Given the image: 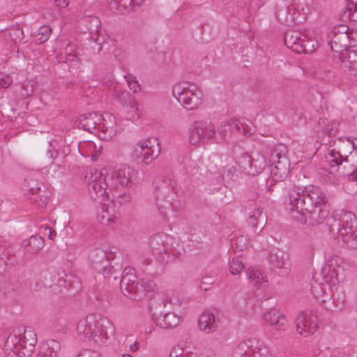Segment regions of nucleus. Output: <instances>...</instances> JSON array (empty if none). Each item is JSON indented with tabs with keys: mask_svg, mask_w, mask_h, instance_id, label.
Segmentation results:
<instances>
[{
	"mask_svg": "<svg viewBox=\"0 0 357 357\" xmlns=\"http://www.w3.org/2000/svg\"><path fill=\"white\" fill-rule=\"evenodd\" d=\"M169 236L167 234H155L149 241V246L155 257L162 262L169 263L174 260V254L169 246Z\"/></svg>",
	"mask_w": 357,
	"mask_h": 357,
	"instance_id": "12",
	"label": "nucleus"
},
{
	"mask_svg": "<svg viewBox=\"0 0 357 357\" xmlns=\"http://www.w3.org/2000/svg\"><path fill=\"white\" fill-rule=\"evenodd\" d=\"M303 33L296 30H287L284 33V41L287 47L292 51L301 54V45L300 42L303 36Z\"/></svg>",
	"mask_w": 357,
	"mask_h": 357,
	"instance_id": "26",
	"label": "nucleus"
},
{
	"mask_svg": "<svg viewBox=\"0 0 357 357\" xmlns=\"http://www.w3.org/2000/svg\"><path fill=\"white\" fill-rule=\"evenodd\" d=\"M287 147L282 144H280L272 151L270 155V161H276L280 160L282 156L287 157Z\"/></svg>",
	"mask_w": 357,
	"mask_h": 357,
	"instance_id": "43",
	"label": "nucleus"
},
{
	"mask_svg": "<svg viewBox=\"0 0 357 357\" xmlns=\"http://www.w3.org/2000/svg\"><path fill=\"white\" fill-rule=\"evenodd\" d=\"M51 33H52V29H51L50 26H47V25L40 26L38 29V31L34 36L36 43L42 44L45 42H46L50 38Z\"/></svg>",
	"mask_w": 357,
	"mask_h": 357,
	"instance_id": "41",
	"label": "nucleus"
},
{
	"mask_svg": "<svg viewBox=\"0 0 357 357\" xmlns=\"http://www.w3.org/2000/svg\"><path fill=\"white\" fill-rule=\"evenodd\" d=\"M75 56V55H74V54H73V55H72V54H69L67 56V59H68V60H69V61H73V60H74V59H73V58H74Z\"/></svg>",
	"mask_w": 357,
	"mask_h": 357,
	"instance_id": "64",
	"label": "nucleus"
},
{
	"mask_svg": "<svg viewBox=\"0 0 357 357\" xmlns=\"http://www.w3.org/2000/svg\"><path fill=\"white\" fill-rule=\"evenodd\" d=\"M13 83V79L10 75L0 78V86L4 89L10 86Z\"/></svg>",
	"mask_w": 357,
	"mask_h": 357,
	"instance_id": "56",
	"label": "nucleus"
},
{
	"mask_svg": "<svg viewBox=\"0 0 357 357\" xmlns=\"http://www.w3.org/2000/svg\"><path fill=\"white\" fill-rule=\"evenodd\" d=\"M169 357H189V355L185 354L182 348L174 347L169 354Z\"/></svg>",
	"mask_w": 357,
	"mask_h": 357,
	"instance_id": "54",
	"label": "nucleus"
},
{
	"mask_svg": "<svg viewBox=\"0 0 357 357\" xmlns=\"http://www.w3.org/2000/svg\"><path fill=\"white\" fill-rule=\"evenodd\" d=\"M300 45H301V49H303V51H301V53L305 54H311L314 52L319 45L317 40L309 38L305 34L303 35L301 42H300Z\"/></svg>",
	"mask_w": 357,
	"mask_h": 357,
	"instance_id": "37",
	"label": "nucleus"
},
{
	"mask_svg": "<svg viewBox=\"0 0 357 357\" xmlns=\"http://www.w3.org/2000/svg\"><path fill=\"white\" fill-rule=\"evenodd\" d=\"M37 343L36 333L31 328H25L23 337L20 332L11 333L7 337L5 348L10 357H29L34 351Z\"/></svg>",
	"mask_w": 357,
	"mask_h": 357,
	"instance_id": "5",
	"label": "nucleus"
},
{
	"mask_svg": "<svg viewBox=\"0 0 357 357\" xmlns=\"http://www.w3.org/2000/svg\"><path fill=\"white\" fill-rule=\"evenodd\" d=\"M236 132L239 134L243 133V135H247L248 132L246 129L244 128L243 123L240 121H238V128H236Z\"/></svg>",
	"mask_w": 357,
	"mask_h": 357,
	"instance_id": "61",
	"label": "nucleus"
},
{
	"mask_svg": "<svg viewBox=\"0 0 357 357\" xmlns=\"http://www.w3.org/2000/svg\"><path fill=\"white\" fill-rule=\"evenodd\" d=\"M115 1L117 3L119 8H123L127 9L136 5L139 6V3H136L135 0H115Z\"/></svg>",
	"mask_w": 357,
	"mask_h": 357,
	"instance_id": "53",
	"label": "nucleus"
},
{
	"mask_svg": "<svg viewBox=\"0 0 357 357\" xmlns=\"http://www.w3.org/2000/svg\"><path fill=\"white\" fill-rule=\"evenodd\" d=\"M343 22L357 21V0H348L344 10L340 15Z\"/></svg>",
	"mask_w": 357,
	"mask_h": 357,
	"instance_id": "31",
	"label": "nucleus"
},
{
	"mask_svg": "<svg viewBox=\"0 0 357 357\" xmlns=\"http://www.w3.org/2000/svg\"><path fill=\"white\" fill-rule=\"evenodd\" d=\"M252 166L249 169V174L255 176L261 172L266 166V158L263 155H259L257 158L252 159Z\"/></svg>",
	"mask_w": 357,
	"mask_h": 357,
	"instance_id": "39",
	"label": "nucleus"
},
{
	"mask_svg": "<svg viewBox=\"0 0 357 357\" xmlns=\"http://www.w3.org/2000/svg\"><path fill=\"white\" fill-rule=\"evenodd\" d=\"M102 173L95 170L93 173H91L88 178V190L91 198L98 203L107 202L110 199V192L112 188L105 182V176L102 177Z\"/></svg>",
	"mask_w": 357,
	"mask_h": 357,
	"instance_id": "9",
	"label": "nucleus"
},
{
	"mask_svg": "<svg viewBox=\"0 0 357 357\" xmlns=\"http://www.w3.org/2000/svg\"><path fill=\"white\" fill-rule=\"evenodd\" d=\"M254 342L252 340H248L239 343L233 351V357H250Z\"/></svg>",
	"mask_w": 357,
	"mask_h": 357,
	"instance_id": "34",
	"label": "nucleus"
},
{
	"mask_svg": "<svg viewBox=\"0 0 357 357\" xmlns=\"http://www.w3.org/2000/svg\"><path fill=\"white\" fill-rule=\"evenodd\" d=\"M338 59L340 61V65L344 68H348L349 73L355 75L357 71V52L356 50L347 49L342 54H338Z\"/></svg>",
	"mask_w": 357,
	"mask_h": 357,
	"instance_id": "25",
	"label": "nucleus"
},
{
	"mask_svg": "<svg viewBox=\"0 0 357 357\" xmlns=\"http://www.w3.org/2000/svg\"><path fill=\"white\" fill-rule=\"evenodd\" d=\"M291 218L309 226L321 225L330 213L326 194L318 186L297 188L289 192V208Z\"/></svg>",
	"mask_w": 357,
	"mask_h": 357,
	"instance_id": "1",
	"label": "nucleus"
},
{
	"mask_svg": "<svg viewBox=\"0 0 357 357\" xmlns=\"http://www.w3.org/2000/svg\"><path fill=\"white\" fill-rule=\"evenodd\" d=\"M331 159L328 160L332 167L337 166L342 169V163H344V158L340 152L333 150L330 153Z\"/></svg>",
	"mask_w": 357,
	"mask_h": 357,
	"instance_id": "46",
	"label": "nucleus"
},
{
	"mask_svg": "<svg viewBox=\"0 0 357 357\" xmlns=\"http://www.w3.org/2000/svg\"><path fill=\"white\" fill-rule=\"evenodd\" d=\"M166 306V301L160 299L157 303H151L150 312L152 319L157 326L162 328H172L177 326L180 322V317L173 312H166L162 310Z\"/></svg>",
	"mask_w": 357,
	"mask_h": 357,
	"instance_id": "11",
	"label": "nucleus"
},
{
	"mask_svg": "<svg viewBox=\"0 0 357 357\" xmlns=\"http://www.w3.org/2000/svg\"><path fill=\"white\" fill-rule=\"evenodd\" d=\"M213 283V278L211 277H204L202 278V281L200 283L199 288L202 290L206 291L208 289V286Z\"/></svg>",
	"mask_w": 357,
	"mask_h": 357,
	"instance_id": "55",
	"label": "nucleus"
},
{
	"mask_svg": "<svg viewBox=\"0 0 357 357\" xmlns=\"http://www.w3.org/2000/svg\"><path fill=\"white\" fill-rule=\"evenodd\" d=\"M311 2V0H292L291 4L294 12L298 13L301 16H303L305 20L306 15L310 11Z\"/></svg>",
	"mask_w": 357,
	"mask_h": 357,
	"instance_id": "35",
	"label": "nucleus"
},
{
	"mask_svg": "<svg viewBox=\"0 0 357 357\" xmlns=\"http://www.w3.org/2000/svg\"><path fill=\"white\" fill-rule=\"evenodd\" d=\"M9 36L14 43L20 42L24 38V32L20 27H15L10 29Z\"/></svg>",
	"mask_w": 357,
	"mask_h": 357,
	"instance_id": "50",
	"label": "nucleus"
},
{
	"mask_svg": "<svg viewBox=\"0 0 357 357\" xmlns=\"http://www.w3.org/2000/svg\"><path fill=\"white\" fill-rule=\"evenodd\" d=\"M267 221V218L263 213V210L257 208L253 213L248 218V224L252 228L255 232H259L265 226Z\"/></svg>",
	"mask_w": 357,
	"mask_h": 357,
	"instance_id": "30",
	"label": "nucleus"
},
{
	"mask_svg": "<svg viewBox=\"0 0 357 357\" xmlns=\"http://www.w3.org/2000/svg\"><path fill=\"white\" fill-rule=\"evenodd\" d=\"M256 343L257 345L252 347L250 357H267L268 354V349L267 347L263 344H259L258 342Z\"/></svg>",
	"mask_w": 357,
	"mask_h": 357,
	"instance_id": "45",
	"label": "nucleus"
},
{
	"mask_svg": "<svg viewBox=\"0 0 357 357\" xmlns=\"http://www.w3.org/2000/svg\"><path fill=\"white\" fill-rule=\"evenodd\" d=\"M100 26L101 22L98 17L89 16L79 22L78 29L84 35H88L89 39L101 45V43L98 42Z\"/></svg>",
	"mask_w": 357,
	"mask_h": 357,
	"instance_id": "19",
	"label": "nucleus"
},
{
	"mask_svg": "<svg viewBox=\"0 0 357 357\" xmlns=\"http://www.w3.org/2000/svg\"><path fill=\"white\" fill-rule=\"evenodd\" d=\"M130 348L132 351H137L139 349V342H135L134 344L130 345Z\"/></svg>",
	"mask_w": 357,
	"mask_h": 357,
	"instance_id": "63",
	"label": "nucleus"
},
{
	"mask_svg": "<svg viewBox=\"0 0 357 357\" xmlns=\"http://www.w3.org/2000/svg\"><path fill=\"white\" fill-rule=\"evenodd\" d=\"M229 271L233 275H237L244 268L242 261L237 258H234L229 261Z\"/></svg>",
	"mask_w": 357,
	"mask_h": 357,
	"instance_id": "48",
	"label": "nucleus"
},
{
	"mask_svg": "<svg viewBox=\"0 0 357 357\" xmlns=\"http://www.w3.org/2000/svg\"><path fill=\"white\" fill-rule=\"evenodd\" d=\"M26 184L25 185L27 190L31 193L32 196H34L35 194H38L42 192L40 189V185L43 183H39L37 181L30 178L29 180H26Z\"/></svg>",
	"mask_w": 357,
	"mask_h": 357,
	"instance_id": "47",
	"label": "nucleus"
},
{
	"mask_svg": "<svg viewBox=\"0 0 357 357\" xmlns=\"http://www.w3.org/2000/svg\"><path fill=\"white\" fill-rule=\"evenodd\" d=\"M267 258L269 263L274 267L282 270V273H288L290 265L287 254L278 250L275 252H271Z\"/></svg>",
	"mask_w": 357,
	"mask_h": 357,
	"instance_id": "23",
	"label": "nucleus"
},
{
	"mask_svg": "<svg viewBox=\"0 0 357 357\" xmlns=\"http://www.w3.org/2000/svg\"><path fill=\"white\" fill-rule=\"evenodd\" d=\"M112 202H114L115 204L119 205L127 204L131 201V195L129 192H123L122 194H119L117 196L112 194L110 195V199Z\"/></svg>",
	"mask_w": 357,
	"mask_h": 357,
	"instance_id": "44",
	"label": "nucleus"
},
{
	"mask_svg": "<svg viewBox=\"0 0 357 357\" xmlns=\"http://www.w3.org/2000/svg\"><path fill=\"white\" fill-rule=\"evenodd\" d=\"M45 245V241L40 236L33 235L29 238L24 239L22 242V246L27 249L31 253H36L41 250Z\"/></svg>",
	"mask_w": 357,
	"mask_h": 357,
	"instance_id": "32",
	"label": "nucleus"
},
{
	"mask_svg": "<svg viewBox=\"0 0 357 357\" xmlns=\"http://www.w3.org/2000/svg\"><path fill=\"white\" fill-rule=\"evenodd\" d=\"M173 96L187 109H193L201 103L200 96L193 90L188 89L181 83L173 86Z\"/></svg>",
	"mask_w": 357,
	"mask_h": 357,
	"instance_id": "16",
	"label": "nucleus"
},
{
	"mask_svg": "<svg viewBox=\"0 0 357 357\" xmlns=\"http://www.w3.org/2000/svg\"><path fill=\"white\" fill-rule=\"evenodd\" d=\"M137 170L127 165L116 166L112 170L107 173L105 182L111 188L118 189L119 186L132 188L137 183Z\"/></svg>",
	"mask_w": 357,
	"mask_h": 357,
	"instance_id": "8",
	"label": "nucleus"
},
{
	"mask_svg": "<svg viewBox=\"0 0 357 357\" xmlns=\"http://www.w3.org/2000/svg\"><path fill=\"white\" fill-rule=\"evenodd\" d=\"M29 199L35 202H38V205L40 206L46 205L48 202V196L47 195H43L41 192L35 194L33 197H29Z\"/></svg>",
	"mask_w": 357,
	"mask_h": 357,
	"instance_id": "51",
	"label": "nucleus"
},
{
	"mask_svg": "<svg viewBox=\"0 0 357 357\" xmlns=\"http://www.w3.org/2000/svg\"><path fill=\"white\" fill-rule=\"evenodd\" d=\"M331 298L333 300L335 305L341 309L347 300L344 290L341 287H335V289L333 290Z\"/></svg>",
	"mask_w": 357,
	"mask_h": 357,
	"instance_id": "38",
	"label": "nucleus"
},
{
	"mask_svg": "<svg viewBox=\"0 0 357 357\" xmlns=\"http://www.w3.org/2000/svg\"><path fill=\"white\" fill-rule=\"evenodd\" d=\"M77 357H101V356L97 352L86 350L80 353Z\"/></svg>",
	"mask_w": 357,
	"mask_h": 357,
	"instance_id": "58",
	"label": "nucleus"
},
{
	"mask_svg": "<svg viewBox=\"0 0 357 357\" xmlns=\"http://www.w3.org/2000/svg\"><path fill=\"white\" fill-rule=\"evenodd\" d=\"M135 153L139 160L146 165L150 164L160 153V144L156 138H152L138 144L135 148Z\"/></svg>",
	"mask_w": 357,
	"mask_h": 357,
	"instance_id": "15",
	"label": "nucleus"
},
{
	"mask_svg": "<svg viewBox=\"0 0 357 357\" xmlns=\"http://www.w3.org/2000/svg\"><path fill=\"white\" fill-rule=\"evenodd\" d=\"M348 30L349 28L347 26L344 24H340L335 26L329 34L350 38L349 34L348 33Z\"/></svg>",
	"mask_w": 357,
	"mask_h": 357,
	"instance_id": "49",
	"label": "nucleus"
},
{
	"mask_svg": "<svg viewBox=\"0 0 357 357\" xmlns=\"http://www.w3.org/2000/svg\"><path fill=\"white\" fill-rule=\"evenodd\" d=\"M275 16L280 24L286 26L301 24L304 21V17L294 12L291 3L286 0H279L277 2Z\"/></svg>",
	"mask_w": 357,
	"mask_h": 357,
	"instance_id": "14",
	"label": "nucleus"
},
{
	"mask_svg": "<svg viewBox=\"0 0 357 357\" xmlns=\"http://www.w3.org/2000/svg\"><path fill=\"white\" fill-rule=\"evenodd\" d=\"M349 38L328 34L327 37V43L330 46L331 51L342 54L349 48ZM338 57V55H337Z\"/></svg>",
	"mask_w": 357,
	"mask_h": 357,
	"instance_id": "28",
	"label": "nucleus"
},
{
	"mask_svg": "<svg viewBox=\"0 0 357 357\" xmlns=\"http://www.w3.org/2000/svg\"><path fill=\"white\" fill-rule=\"evenodd\" d=\"M228 123L223 125L219 130V135L220 136L221 139H226L228 136V133H230L229 130L227 128Z\"/></svg>",
	"mask_w": 357,
	"mask_h": 357,
	"instance_id": "57",
	"label": "nucleus"
},
{
	"mask_svg": "<svg viewBox=\"0 0 357 357\" xmlns=\"http://www.w3.org/2000/svg\"><path fill=\"white\" fill-rule=\"evenodd\" d=\"M99 204L100 206L97 211L98 221L104 226H109L112 223L116 224L119 217L115 213L114 207L107 204L105 202Z\"/></svg>",
	"mask_w": 357,
	"mask_h": 357,
	"instance_id": "21",
	"label": "nucleus"
},
{
	"mask_svg": "<svg viewBox=\"0 0 357 357\" xmlns=\"http://www.w3.org/2000/svg\"><path fill=\"white\" fill-rule=\"evenodd\" d=\"M342 173L347 176L349 180L357 181V152L351 153L344 158Z\"/></svg>",
	"mask_w": 357,
	"mask_h": 357,
	"instance_id": "27",
	"label": "nucleus"
},
{
	"mask_svg": "<svg viewBox=\"0 0 357 357\" xmlns=\"http://www.w3.org/2000/svg\"><path fill=\"white\" fill-rule=\"evenodd\" d=\"M296 325L301 335H313L318 328V317L312 311L301 312L296 319Z\"/></svg>",
	"mask_w": 357,
	"mask_h": 357,
	"instance_id": "18",
	"label": "nucleus"
},
{
	"mask_svg": "<svg viewBox=\"0 0 357 357\" xmlns=\"http://www.w3.org/2000/svg\"><path fill=\"white\" fill-rule=\"evenodd\" d=\"M264 321L275 330H285L287 320L282 313L276 310H271L264 314Z\"/></svg>",
	"mask_w": 357,
	"mask_h": 357,
	"instance_id": "24",
	"label": "nucleus"
},
{
	"mask_svg": "<svg viewBox=\"0 0 357 357\" xmlns=\"http://www.w3.org/2000/svg\"><path fill=\"white\" fill-rule=\"evenodd\" d=\"M114 257L112 252H107L102 249L98 248L91 252L89 259L91 268L97 273H102L105 278L113 276V279L116 280L117 276L114 274L116 270L110 265L109 262Z\"/></svg>",
	"mask_w": 357,
	"mask_h": 357,
	"instance_id": "10",
	"label": "nucleus"
},
{
	"mask_svg": "<svg viewBox=\"0 0 357 357\" xmlns=\"http://www.w3.org/2000/svg\"><path fill=\"white\" fill-rule=\"evenodd\" d=\"M342 262V259L337 256H332L331 259L328 261V264L329 266H333V264L335 265L338 266Z\"/></svg>",
	"mask_w": 357,
	"mask_h": 357,
	"instance_id": "60",
	"label": "nucleus"
},
{
	"mask_svg": "<svg viewBox=\"0 0 357 357\" xmlns=\"http://www.w3.org/2000/svg\"><path fill=\"white\" fill-rule=\"evenodd\" d=\"M60 349V344L58 341L48 340L40 344L36 357H57Z\"/></svg>",
	"mask_w": 357,
	"mask_h": 357,
	"instance_id": "29",
	"label": "nucleus"
},
{
	"mask_svg": "<svg viewBox=\"0 0 357 357\" xmlns=\"http://www.w3.org/2000/svg\"><path fill=\"white\" fill-rule=\"evenodd\" d=\"M155 204L160 213L165 218L168 211L173 210V202L176 197L174 181L167 177H158L154 181Z\"/></svg>",
	"mask_w": 357,
	"mask_h": 357,
	"instance_id": "7",
	"label": "nucleus"
},
{
	"mask_svg": "<svg viewBox=\"0 0 357 357\" xmlns=\"http://www.w3.org/2000/svg\"><path fill=\"white\" fill-rule=\"evenodd\" d=\"M252 156L247 153H242L236 158V164L249 174V169L252 166Z\"/></svg>",
	"mask_w": 357,
	"mask_h": 357,
	"instance_id": "42",
	"label": "nucleus"
},
{
	"mask_svg": "<svg viewBox=\"0 0 357 357\" xmlns=\"http://www.w3.org/2000/svg\"><path fill=\"white\" fill-rule=\"evenodd\" d=\"M218 320L209 310L204 311L198 319V326L202 331L210 333L218 328Z\"/></svg>",
	"mask_w": 357,
	"mask_h": 357,
	"instance_id": "22",
	"label": "nucleus"
},
{
	"mask_svg": "<svg viewBox=\"0 0 357 357\" xmlns=\"http://www.w3.org/2000/svg\"><path fill=\"white\" fill-rule=\"evenodd\" d=\"M318 140H320L321 144H328L330 142L325 139V136L334 137L338 131L339 123L327 118H320L318 121Z\"/></svg>",
	"mask_w": 357,
	"mask_h": 357,
	"instance_id": "20",
	"label": "nucleus"
},
{
	"mask_svg": "<svg viewBox=\"0 0 357 357\" xmlns=\"http://www.w3.org/2000/svg\"><path fill=\"white\" fill-rule=\"evenodd\" d=\"M126 78L127 79L130 89L132 90L134 93H137L140 91V84L135 79V77L129 75L128 77H126Z\"/></svg>",
	"mask_w": 357,
	"mask_h": 357,
	"instance_id": "52",
	"label": "nucleus"
},
{
	"mask_svg": "<svg viewBox=\"0 0 357 357\" xmlns=\"http://www.w3.org/2000/svg\"><path fill=\"white\" fill-rule=\"evenodd\" d=\"M271 174L272 180L271 184L267 187V191H273L276 183L282 181L286 179L289 174L290 162L287 157L282 156L280 160L276 161H271Z\"/></svg>",
	"mask_w": 357,
	"mask_h": 357,
	"instance_id": "17",
	"label": "nucleus"
},
{
	"mask_svg": "<svg viewBox=\"0 0 357 357\" xmlns=\"http://www.w3.org/2000/svg\"><path fill=\"white\" fill-rule=\"evenodd\" d=\"M57 155L58 151L52 149V144L50 142L45 143L36 150V156L41 160L52 162Z\"/></svg>",
	"mask_w": 357,
	"mask_h": 357,
	"instance_id": "33",
	"label": "nucleus"
},
{
	"mask_svg": "<svg viewBox=\"0 0 357 357\" xmlns=\"http://www.w3.org/2000/svg\"><path fill=\"white\" fill-rule=\"evenodd\" d=\"M329 229L337 234L347 248H357V219L352 212L342 210L333 215Z\"/></svg>",
	"mask_w": 357,
	"mask_h": 357,
	"instance_id": "3",
	"label": "nucleus"
},
{
	"mask_svg": "<svg viewBox=\"0 0 357 357\" xmlns=\"http://www.w3.org/2000/svg\"><path fill=\"white\" fill-rule=\"evenodd\" d=\"M110 126H106V118L104 115L96 112H89L80 116L79 119V128L89 132L101 131L102 138L105 140H111L116 134L115 117L108 113L106 114Z\"/></svg>",
	"mask_w": 357,
	"mask_h": 357,
	"instance_id": "6",
	"label": "nucleus"
},
{
	"mask_svg": "<svg viewBox=\"0 0 357 357\" xmlns=\"http://www.w3.org/2000/svg\"><path fill=\"white\" fill-rule=\"evenodd\" d=\"M114 97L119 100L122 106H132L134 98L129 92L116 90L114 92Z\"/></svg>",
	"mask_w": 357,
	"mask_h": 357,
	"instance_id": "40",
	"label": "nucleus"
},
{
	"mask_svg": "<svg viewBox=\"0 0 357 357\" xmlns=\"http://www.w3.org/2000/svg\"><path fill=\"white\" fill-rule=\"evenodd\" d=\"M238 120L231 119L228 122V129L230 132H236V128H238Z\"/></svg>",
	"mask_w": 357,
	"mask_h": 357,
	"instance_id": "59",
	"label": "nucleus"
},
{
	"mask_svg": "<svg viewBox=\"0 0 357 357\" xmlns=\"http://www.w3.org/2000/svg\"><path fill=\"white\" fill-rule=\"evenodd\" d=\"M215 135L213 126L202 122L193 123L189 129V142L198 146L214 139Z\"/></svg>",
	"mask_w": 357,
	"mask_h": 357,
	"instance_id": "13",
	"label": "nucleus"
},
{
	"mask_svg": "<svg viewBox=\"0 0 357 357\" xmlns=\"http://www.w3.org/2000/svg\"><path fill=\"white\" fill-rule=\"evenodd\" d=\"M155 287V283L151 279H142L138 281L133 268L126 267L123 271L120 288L122 293L130 299H141L146 292L154 291Z\"/></svg>",
	"mask_w": 357,
	"mask_h": 357,
	"instance_id": "4",
	"label": "nucleus"
},
{
	"mask_svg": "<svg viewBox=\"0 0 357 357\" xmlns=\"http://www.w3.org/2000/svg\"><path fill=\"white\" fill-rule=\"evenodd\" d=\"M248 278L257 288H265L268 286L266 276L264 275L259 270L252 269L248 273Z\"/></svg>",
	"mask_w": 357,
	"mask_h": 357,
	"instance_id": "36",
	"label": "nucleus"
},
{
	"mask_svg": "<svg viewBox=\"0 0 357 357\" xmlns=\"http://www.w3.org/2000/svg\"><path fill=\"white\" fill-rule=\"evenodd\" d=\"M77 331L84 338L102 344L107 342L109 335L114 334L115 328L107 318L89 314L78 322Z\"/></svg>",
	"mask_w": 357,
	"mask_h": 357,
	"instance_id": "2",
	"label": "nucleus"
},
{
	"mask_svg": "<svg viewBox=\"0 0 357 357\" xmlns=\"http://www.w3.org/2000/svg\"><path fill=\"white\" fill-rule=\"evenodd\" d=\"M45 230L49 231L48 237L50 239H53L54 237L56 235V231L48 226L46 227Z\"/></svg>",
	"mask_w": 357,
	"mask_h": 357,
	"instance_id": "62",
	"label": "nucleus"
}]
</instances>
